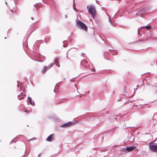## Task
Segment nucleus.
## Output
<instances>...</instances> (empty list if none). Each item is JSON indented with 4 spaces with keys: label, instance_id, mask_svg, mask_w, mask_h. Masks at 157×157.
<instances>
[{
    "label": "nucleus",
    "instance_id": "nucleus-17",
    "mask_svg": "<svg viewBox=\"0 0 157 157\" xmlns=\"http://www.w3.org/2000/svg\"><path fill=\"white\" fill-rule=\"evenodd\" d=\"M151 26H146L145 27L147 29H150L151 28Z\"/></svg>",
    "mask_w": 157,
    "mask_h": 157
},
{
    "label": "nucleus",
    "instance_id": "nucleus-20",
    "mask_svg": "<svg viewBox=\"0 0 157 157\" xmlns=\"http://www.w3.org/2000/svg\"><path fill=\"white\" fill-rule=\"evenodd\" d=\"M67 17V15H66L65 16V18H66Z\"/></svg>",
    "mask_w": 157,
    "mask_h": 157
},
{
    "label": "nucleus",
    "instance_id": "nucleus-13",
    "mask_svg": "<svg viewBox=\"0 0 157 157\" xmlns=\"http://www.w3.org/2000/svg\"><path fill=\"white\" fill-rule=\"evenodd\" d=\"M54 63H51L47 67H48V69H49L53 65V64Z\"/></svg>",
    "mask_w": 157,
    "mask_h": 157
},
{
    "label": "nucleus",
    "instance_id": "nucleus-6",
    "mask_svg": "<svg viewBox=\"0 0 157 157\" xmlns=\"http://www.w3.org/2000/svg\"><path fill=\"white\" fill-rule=\"evenodd\" d=\"M25 96V94H24V93H21V94L18 95V98L19 100H21V99H23L24 98Z\"/></svg>",
    "mask_w": 157,
    "mask_h": 157
},
{
    "label": "nucleus",
    "instance_id": "nucleus-16",
    "mask_svg": "<svg viewBox=\"0 0 157 157\" xmlns=\"http://www.w3.org/2000/svg\"><path fill=\"white\" fill-rule=\"evenodd\" d=\"M73 8H74V9L76 10V7H75V2L74 1V2H73Z\"/></svg>",
    "mask_w": 157,
    "mask_h": 157
},
{
    "label": "nucleus",
    "instance_id": "nucleus-14",
    "mask_svg": "<svg viewBox=\"0 0 157 157\" xmlns=\"http://www.w3.org/2000/svg\"><path fill=\"white\" fill-rule=\"evenodd\" d=\"M54 63H51L47 67H48V69H49L53 65V64Z\"/></svg>",
    "mask_w": 157,
    "mask_h": 157
},
{
    "label": "nucleus",
    "instance_id": "nucleus-8",
    "mask_svg": "<svg viewBox=\"0 0 157 157\" xmlns=\"http://www.w3.org/2000/svg\"><path fill=\"white\" fill-rule=\"evenodd\" d=\"M59 59V58L58 57H56L55 59V62L56 63V66H57L58 67H59V63L58 60Z\"/></svg>",
    "mask_w": 157,
    "mask_h": 157
},
{
    "label": "nucleus",
    "instance_id": "nucleus-5",
    "mask_svg": "<svg viewBox=\"0 0 157 157\" xmlns=\"http://www.w3.org/2000/svg\"><path fill=\"white\" fill-rule=\"evenodd\" d=\"M136 148V147L133 146L127 147V150H128V152L134 150Z\"/></svg>",
    "mask_w": 157,
    "mask_h": 157
},
{
    "label": "nucleus",
    "instance_id": "nucleus-12",
    "mask_svg": "<svg viewBox=\"0 0 157 157\" xmlns=\"http://www.w3.org/2000/svg\"><path fill=\"white\" fill-rule=\"evenodd\" d=\"M48 68L47 67H44V69L42 71V72L44 73H45L46 72L47 70H48Z\"/></svg>",
    "mask_w": 157,
    "mask_h": 157
},
{
    "label": "nucleus",
    "instance_id": "nucleus-2",
    "mask_svg": "<svg viewBox=\"0 0 157 157\" xmlns=\"http://www.w3.org/2000/svg\"><path fill=\"white\" fill-rule=\"evenodd\" d=\"M76 25L79 28L82 29H84L86 31L87 29V28L86 25L83 23L82 22L80 21H78L77 22Z\"/></svg>",
    "mask_w": 157,
    "mask_h": 157
},
{
    "label": "nucleus",
    "instance_id": "nucleus-1",
    "mask_svg": "<svg viewBox=\"0 0 157 157\" xmlns=\"http://www.w3.org/2000/svg\"><path fill=\"white\" fill-rule=\"evenodd\" d=\"M87 9L89 12L92 14L93 17L94 18L96 15V10L94 6L90 5L87 6Z\"/></svg>",
    "mask_w": 157,
    "mask_h": 157
},
{
    "label": "nucleus",
    "instance_id": "nucleus-4",
    "mask_svg": "<svg viewBox=\"0 0 157 157\" xmlns=\"http://www.w3.org/2000/svg\"><path fill=\"white\" fill-rule=\"evenodd\" d=\"M72 124V122H69L67 123H66L62 124L61 126L63 128L71 126Z\"/></svg>",
    "mask_w": 157,
    "mask_h": 157
},
{
    "label": "nucleus",
    "instance_id": "nucleus-21",
    "mask_svg": "<svg viewBox=\"0 0 157 157\" xmlns=\"http://www.w3.org/2000/svg\"><path fill=\"white\" fill-rule=\"evenodd\" d=\"M109 22L110 23H111L110 20L109 19Z\"/></svg>",
    "mask_w": 157,
    "mask_h": 157
},
{
    "label": "nucleus",
    "instance_id": "nucleus-15",
    "mask_svg": "<svg viewBox=\"0 0 157 157\" xmlns=\"http://www.w3.org/2000/svg\"><path fill=\"white\" fill-rule=\"evenodd\" d=\"M126 149H127V148H124L123 149V151L125 153H127L128 152V150H127Z\"/></svg>",
    "mask_w": 157,
    "mask_h": 157
},
{
    "label": "nucleus",
    "instance_id": "nucleus-10",
    "mask_svg": "<svg viewBox=\"0 0 157 157\" xmlns=\"http://www.w3.org/2000/svg\"><path fill=\"white\" fill-rule=\"evenodd\" d=\"M142 11H140L137 15L138 16L143 17V12Z\"/></svg>",
    "mask_w": 157,
    "mask_h": 157
},
{
    "label": "nucleus",
    "instance_id": "nucleus-3",
    "mask_svg": "<svg viewBox=\"0 0 157 157\" xmlns=\"http://www.w3.org/2000/svg\"><path fill=\"white\" fill-rule=\"evenodd\" d=\"M149 148L153 151L157 152V145L156 144L151 145V143L149 144Z\"/></svg>",
    "mask_w": 157,
    "mask_h": 157
},
{
    "label": "nucleus",
    "instance_id": "nucleus-24",
    "mask_svg": "<svg viewBox=\"0 0 157 157\" xmlns=\"http://www.w3.org/2000/svg\"><path fill=\"white\" fill-rule=\"evenodd\" d=\"M32 140V139H30V140H29V141H31V140Z\"/></svg>",
    "mask_w": 157,
    "mask_h": 157
},
{
    "label": "nucleus",
    "instance_id": "nucleus-23",
    "mask_svg": "<svg viewBox=\"0 0 157 157\" xmlns=\"http://www.w3.org/2000/svg\"><path fill=\"white\" fill-rule=\"evenodd\" d=\"M38 157H40V155H39L38 156Z\"/></svg>",
    "mask_w": 157,
    "mask_h": 157
},
{
    "label": "nucleus",
    "instance_id": "nucleus-11",
    "mask_svg": "<svg viewBox=\"0 0 157 157\" xmlns=\"http://www.w3.org/2000/svg\"><path fill=\"white\" fill-rule=\"evenodd\" d=\"M81 63H82V64H84V65L85 67L86 66V63H88L87 61L86 60H83V61H81Z\"/></svg>",
    "mask_w": 157,
    "mask_h": 157
},
{
    "label": "nucleus",
    "instance_id": "nucleus-26",
    "mask_svg": "<svg viewBox=\"0 0 157 157\" xmlns=\"http://www.w3.org/2000/svg\"><path fill=\"white\" fill-rule=\"evenodd\" d=\"M22 157H24V156H23Z\"/></svg>",
    "mask_w": 157,
    "mask_h": 157
},
{
    "label": "nucleus",
    "instance_id": "nucleus-25",
    "mask_svg": "<svg viewBox=\"0 0 157 157\" xmlns=\"http://www.w3.org/2000/svg\"><path fill=\"white\" fill-rule=\"evenodd\" d=\"M31 19H33V18H32V17H31Z\"/></svg>",
    "mask_w": 157,
    "mask_h": 157
},
{
    "label": "nucleus",
    "instance_id": "nucleus-19",
    "mask_svg": "<svg viewBox=\"0 0 157 157\" xmlns=\"http://www.w3.org/2000/svg\"><path fill=\"white\" fill-rule=\"evenodd\" d=\"M63 46L64 47H67V45H65V44H64V45H63Z\"/></svg>",
    "mask_w": 157,
    "mask_h": 157
},
{
    "label": "nucleus",
    "instance_id": "nucleus-7",
    "mask_svg": "<svg viewBox=\"0 0 157 157\" xmlns=\"http://www.w3.org/2000/svg\"><path fill=\"white\" fill-rule=\"evenodd\" d=\"M28 100H29V102L32 105H35V103L34 101H33L32 100V99L30 97L28 98Z\"/></svg>",
    "mask_w": 157,
    "mask_h": 157
},
{
    "label": "nucleus",
    "instance_id": "nucleus-18",
    "mask_svg": "<svg viewBox=\"0 0 157 157\" xmlns=\"http://www.w3.org/2000/svg\"><path fill=\"white\" fill-rule=\"evenodd\" d=\"M92 71L93 72H95V68H94V69H92Z\"/></svg>",
    "mask_w": 157,
    "mask_h": 157
},
{
    "label": "nucleus",
    "instance_id": "nucleus-9",
    "mask_svg": "<svg viewBox=\"0 0 157 157\" xmlns=\"http://www.w3.org/2000/svg\"><path fill=\"white\" fill-rule=\"evenodd\" d=\"M54 134H52L49 136L46 139V140L48 141H51L52 137V136H53Z\"/></svg>",
    "mask_w": 157,
    "mask_h": 157
},
{
    "label": "nucleus",
    "instance_id": "nucleus-22",
    "mask_svg": "<svg viewBox=\"0 0 157 157\" xmlns=\"http://www.w3.org/2000/svg\"><path fill=\"white\" fill-rule=\"evenodd\" d=\"M13 140H12L11 142L10 143V144H11L13 142Z\"/></svg>",
    "mask_w": 157,
    "mask_h": 157
}]
</instances>
